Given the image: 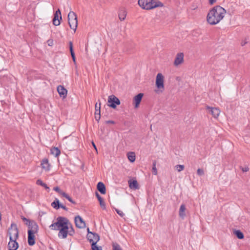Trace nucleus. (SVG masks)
I'll return each mask as SVG.
<instances>
[{"label":"nucleus","instance_id":"obj_15","mask_svg":"<svg viewBox=\"0 0 250 250\" xmlns=\"http://www.w3.org/2000/svg\"><path fill=\"white\" fill-rule=\"evenodd\" d=\"M97 189L102 194H105L106 193L105 186L102 182L98 183L97 185Z\"/></svg>","mask_w":250,"mask_h":250},{"label":"nucleus","instance_id":"obj_40","mask_svg":"<svg viewBox=\"0 0 250 250\" xmlns=\"http://www.w3.org/2000/svg\"><path fill=\"white\" fill-rule=\"evenodd\" d=\"M63 197L66 198L67 199H68L70 202L72 203H75L74 201L72 200L71 198L70 197V196L66 193V195L63 196Z\"/></svg>","mask_w":250,"mask_h":250},{"label":"nucleus","instance_id":"obj_17","mask_svg":"<svg viewBox=\"0 0 250 250\" xmlns=\"http://www.w3.org/2000/svg\"><path fill=\"white\" fill-rule=\"evenodd\" d=\"M57 91L61 97L65 98L67 95V90L62 85L57 87Z\"/></svg>","mask_w":250,"mask_h":250},{"label":"nucleus","instance_id":"obj_37","mask_svg":"<svg viewBox=\"0 0 250 250\" xmlns=\"http://www.w3.org/2000/svg\"><path fill=\"white\" fill-rule=\"evenodd\" d=\"M115 211L121 217H123L125 216V214L122 211L117 208H115Z\"/></svg>","mask_w":250,"mask_h":250},{"label":"nucleus","instance_id":"obj_44","mask_svg":"<svg viewBox=\"0 0 250 250\" xmlns=\"http://www.w3.org/2000/svg\"><path fill=\"white\" fill-rule=\"evenodd\" d=\"M71 57L72 58L73 62H75V63H76V57H75V56L74 52L71 53Z\"/></svg>","mask_w":250,"mask_h":250},{"label":"nucleus","instance_id":"obj_19","mask_svg":"<svg viewBox=\"0 0 250 250\" xmlns=\"http://www.w3.org/2000/svg\"><path fill=\"white\" fill-rule=\"evenodd\" d=\"M95 195L99 202L100 205L101 207L103 209H105L106 206H105V204L104 202V199L100 195V194L97 192H95Z\"/></svg>","mask_w":250,"mask_h":250},{"label":"nucleus","instance_id":"obj_30","mask_svg":"<svg viewBox=\"0 0 250 250\" xmlns=\"http://www.w3.org/2000/svg\"><path fill=\"white\" fill-rule=\"evenodd\" d=\"M91 250H102V247L97 245V243H93L91 244Z\"/></svg>","mask_w":250,"mask_h":250},{"label":"nucleus","instance_id":"obj_46","mask_svg":"<svg viewBox=\"0 0 250 250\" xmlns=\"http://www.w3.org/2000/svg\"><path fill=\"white\" fill-rule=\"evenodd\" d=\"M81 169L83 171H85L87 168L85 167L84 166V164H82V166H81Z\"/></svg>","mask_w":250,"mask_h":250},{"label":"nucleus","instance_id":"obj_35","mask_svg":"<svg viewBox=\"0 0 250 250\" xmlns=\"http://www.w3.org/2000/svg\"><path fill=\"white\" fill-rule=\"evenodd\" d=\"M197 173L199 176H203L204 175V170L202 168H198L197 171Z\"/></svg>","mask_w":250,"mask_h":250},{"label":"nucleus","instance_id":"obj_45","mask_svg":"<svg viewBox=\"0 0 250 250\" xmlns=\"http://www.w3.org/2000/svg\"><path fill=\"white\" fill-rule=\"evenodd\" d=\"M70 235H72L74 233V230L71 227V229L70 230H68V233Z\"/></svg>","mask_w":250,"mask_h":250},{"label":"nucleus","instance_id":"obj_39","mask_svg":"<svg viewBox=\"0 0 250 250\" xmlns=\"http://www.w3.org/2000/svg\"><path fill=\"white\" fill-rule=\"evenodd\" d=\"M240 167V169L242 170V171L244 172H247L249 170V168L248 167H243L241 166Z\"/></svg>","mask_w":250,"mask_h":250},{"label":"nucleus","instance_id":"obj_7","mask_svg":"<svg viewBox=\"0 0 250 250\" xmlns=\"http://www.w3.org/2000/svg\"><path fill=\"white\" fill-rule=\"evenodd\" d=\"M164 76L161 73L157 75L156 79V86L158 89L164 88Z\"/></svg>","mask_w":250,"mask_h":250},{"label":"nucleus","instance_id":"obj_31","mask_svg":"<svg viewBox=\"0 0 250 250\" xmlns=\"http://www.w3.org/2000/svg\"><path fill=\"white\" fill-rule=\"evenodd\" d=\"M36 183L38 185H40L43 187H44L45 189H49V187L45 184L44 183H43L41 180L38 179Z\"/></svg>","mask_w":250,"mask_h":250},{"label":"nucleus","instance_id":"obj_25","mask_svg":"<svg viewBox=\"0 0 250 250\" xmlns=\"http://www.w3.org/2000/svg\"><path fill=\"white\" fill-rule=\"evenodd\" d=\"M234 234L238 239H242L244 237V234L240 230H235L234 231Z\"/></svg>","mask_w":250,"mask_h":250},{"label":"nucleus","instance_id":"obj_2","mask_svg":"<svg viewBox=\"0 0 250 250\" xmlns=\"http://www.w3.org/2000/svg\"><path fill=\"white\" fill-rule=\"evenodd\" d=\"M138 4L143 9L147 10L164 6L159 0H138Z\"/></svg>","mask_w":250,"mask_h":250},{"label":"nucleus","instance_id":"obj_23","mask_svg":"<svg viewBox=\"0 0 250 250\" xmlns=\"http://www.w3.org/2000/svg\"><path fill=\"white\" fill-rule=\"evenodd\" d=\"M50 153L56 157L59 156L61 153L60 150L58 147H53L50 149Z\"/></svg>","mask_w":250,"mask_h":250},{"label":"nucleus","instance_id":"obj_48","mask_svg":"<svg viewBox=\"0 0 250 250\" xmlns=\"http://www.w3.org/2000/svg\"><path fill=\"white\" fill-rule=\"evenodd\" d=\"M217 0H209V4L211 5H213L214 3L216 2Z\"/></svg>","mask_w":250,"mask_h":250},{"label":"nucleus","instance_id":"obj_50","mask_svg":"<svg viewBox=\"0 0 250 250\" xmlns=\"http://www.w3.org/2000/svg\"><path fill=\"white\" fill-rule=\"evenodd\" d=\"M92 144L94 149L96 150V151H97V147L93 142H92Z\"/></svg>","mask_w":250,"mask_h":250},{"label":"nucleus","instance_id":"obj_22","mask_svg":"<svg viewBox=\"0 0 250 250\" xmlns=\"http://www.w3.org/2000/svg\"><path fill=\"white\" fill-rule=\"evenodd\" d=\"M42 168L46 171H48L50 169V165L48 163V160L44 159L42 161L41 163Z\"/></svg>","mask_w":250,"mask_h":250},{"label":"nucleus","instance_id":"obj_6","mask_svg":"<svg viewBox=\"0 0 250 250\" xmlns=\"http://www.w3.org/2000/svg\"><path fill=\"white\" fill-rule=\"evenodd\" d=\"M107 102L108 103V106L113 109H115L117 105L121 104V102L119 98L114 95H111L108 97Z\"/></svg>","mask_w":250,"mask_h":250},{"label":"nucleus","instance_id":"obj_34","mask_svg":"<svg viewBox=\"0 0 250 250\" xmlns=\"http://www.w3.org/2000/svg\"><path fill=\"white\" fill-rule=\"evenodd\" d=\"M175 167L178 171L180 172L184 169L185 166L183 165H177Z\"/></svg>","mask_w":250,"mask_h":250},{"label":"nucleus","instance_id":"obj_10","mask_svg":"<svg viewBox=\"0 0 250 250\" xmlns=\"http://www.w3.org/2000/svg\"><path fill=\"white\" fill-rule=\"evenodd\" d=\"M206 109L208 110V113L211 114L214 118H217L220 112V110L216 107H212L209 106H207Z\"/></svg>","mask_w":250,"mask_h":250},{"label":"nucleus","instance_id":"obj_27","mask_svg":"<svg viewBox=\"0 0 250 250\" xmlns=\"http://www.w3.org/2000/svg\"><path fill=\"white\" fill-rule=\"evenodd\" d=\"M126 15V13L124 10L121 11L119 13V18L120 20L122 21L125 19Z\"/></svg>","mask_w":250,"mask_h":250},{"label":"nucleus","instance_id":"obj_41","mask_svg":"<svg viewBox=\"0 0 250 250\" xmlns=\"http://www.w3.org/2000/svg\"><path fill=\"white\" fill-rule=\"evenodd\" d=\"M69 49L70 51V53L74 52L73 50V43L71 42H69Z\"/></svg>","mask_w":250,"mask_h":250},{"label":"nucleus","instance_id":"obj_43","mask_svg":"<svg viewBox=\"0 0 250 250\" xmlns=\"http://www.w3.org/2000/svg\"><path fill=\"white\" fill-rule=\"evenodd\" d=\"M75 225L77 227H78V215H77L75 217Z\"/></svg>","mask_w":250,"mask_h":250},{"label":"nucleus","instance_id":"obj_52","mask_svg":"<svg viewBox=\"0 0 250 250\" xmlns=\"http://www.w3.org/2000/svg\"><path fill=\"white\" fill-rule=\"evenodd\" d=\"M247 42H242L241 43V45L242 46H244V45H245V44Z\"/></svg>","mask_w":250,"mask_h":250},{"label":"nucleus","instance_id":"obj_14","mask_svg":"<svg viewBox=\"0 0 250 250\" xmlns=\"http://www.w3.org/2000/svg\"><path fill=\"white\" fill-rule=\"evenodd\" d=\"M184 58V54L183 53H179L176 55V58L174 60V65L177 66L181 63H182L183 62Z\"/></svg>","mask_w":250,"mask_h":250},{"label":"nucleus","instance_id":"obj_29","mask_svg":"<svg viewBox=\"0 0 250 250\" xmlns=\"http://www.w3.org/2000/svg\"><path fill=\"white\" fill-rule=\"evenodd\" d=\"M79 223H80L79 224V229L85 228L86 227L85 222L80 216H79Z\"/></svg>","mask_w":250,"mask_h":250},{"label":"nucleus","instance_id":"obj_21","mask_svg":"<svg viewBox=\"0 0 250 250\" xmlns=\"http://www.w3.org/2000/svg\"><path fill=\"white\" fill-rule=\"evenodd\" d=\"M186 210V206L185 204H182L180 207L179 215L180 218L184 219L186 214L185 211Z\"/></svg>","mask_w":250,"mask_h":250},{"label":"nucleus","instance_id":"obj_38","mask_svg":"<svg viewBox=\"0 0 250 250\" xmlns=\"http://www.w3.org/2000/svg\"><path fill=\"white\" fill-rule=\"evenodd\" d=\"M101 112H98V113H96V114H95V118L96 119V120L97 121H98V122H99V120H100V118H101V114H100Z\"/></svg>","mask_w":250,"mask_h":250},{"label":"nucleus","instance_id":"obj_5","mask_svg":"<svg viewBox=\"0 0 250 250\" xmlns=\"http://www.w3.org/2000/svg\"><path fill=\"white\" fill-rule=\"evenodd\" d=\"M10 240H17L19 236V231L16 224L12 223L8 229Z\"/></svg>","mask_w":250,"mask_h":250},{"label":"nucleus","instance_id":"obj_13","mask_svg":"<svg viewBox=\"0 0 250 250\" xmlns=\"http://www.w3.org/2000/svg\"><path fill=\"white\" fill-rule=\"evenodd\" d=\"M144 96V94L142 93H140L136 95L133 98V104H134L135 108H137L139 107L140 104L142 101V98Z\"/></svg>","mask_w":250,"mask_h":250},{"label":"nucleus","instance_id":"obj_33","mask_svg":"<svg viewBox=\"0 0 250 250\" xmlns=\"http://www.w3.org/2000/svg\"><path fill=\"white\" fill-rule=\"evenodd\" d=\"M156 162L154 161L152 163V173L154 175H156L157 174V171L156 167Z\"/></svg>","mask_w":250,"mask_h":250},{"label":"nucleus","instance_id":"obj_24","mask_svg":"<svg viewBox=\"0 0 250 250\" xmlns=\"http://www.w3.org/2000/svg\"><path fill=\"white\" fill-rule=\"evenodd\" d=\"M127 158L130 162H134L135 161V154L134 152H129L127 153Z\"/></svg>","mask_w":250,"mask_h":250},{"label":"nucleus","instance_id":"obj_1","mask_svg":"<svg viewBox=\"0 0 250 250\" xmlns=\"http://www.w3.org/2000/svg\"><path fill=\"white\" fill-rule=\"evenodd\" d=\"M226 10L219 5H216L209 10L207 16V22L210 25H216L222 20L225 16Z\"/></svg>","mask_w":250,"mask_h":250},{"label":"nucleus","instance_id":"obj_3","mask_svg":"<svg viewBox=\"0 0 250 250\" xmlns=\"http://www.w3.org/2000/svg\"><path fill=\"white\" fill-rule=\"evenodd\" d=\"M69 223L68 220L63 217H58L57 219V222L52 224L49 228L52 230H60L65 225Z\"/></svg>","mask_w":250,"mask_h":250},{"label":"nucleus","instance_id":"obj_47","mask_svg":"<svg viewBox=\"0 0 250 250\" xmlns=\"http://www.w3.org/2000/svg\"><path fill=\"white\" fill-rule=\"evenodd\" d=\"M105 123L107 124H114L115 123L114 121H112V120H108V121H105Z\"/></svg>","mask_w":250,"mask_h":250},{"label":"nucleus","instance_id":"obj_53","mask_svg":"<svg viewBox=\"0 0 250 250\" xmlns=\"http://www.w3.org/2000/svg\"><path fill=\"white\" fill-rule=\"evenodd\" d=\"M96 113H98V111H96V110H95V114H96Z\"/></svg>","mask_w":250,"mask_h":250},{"label":"nucleus","instance_id":"obj_49","mask_svg":"<svg viewBox=\"0 0 250 250\" xmlns=\"http://www.w3.org/2000/svg\"><path fill=\"white\" fill-rule=\"evenodd\" d=\"M61 208L65 210H67V208L64 205L60 204L59 208Z\"/></svg>","mask_w":250,"mask_h":250},{"label":"nucleus","instance_id":"obj_8","mask_svg":"<svg viewBox=\"0 0 250 250\" xmlns=\"http://www.w3.org/2000/svg\"><path fill=\"white\" fill-rule=\"evenodd\" d=\"M69 225H70L69 223H67V225H65L64 226L60 229L58 233V236L59 237H62L64 239L67 237L68 233Z\"/></svg>","mask_w":250,"mask_h":250},{"label":"nucleus","instance_id":"obj_32","mask_svg":"<svg viewBox=\"0 0 250 250\" xmlns=\"http://www.w3.org/2000/svg\"><path fill=\"white\" fill-rule=\"evenodd\" d=\"M53 189L62 196L66 195V193L61 190L58 187H54Z\"/></svg>","mask_w":250,"mask_h":250},{"label":"nucleus","instance_id":"obj_28","mask_svg":"<svg viewBox=\"0 0 250 250\" xmlns=\"http://www.w3.org/2000/svg\"><path fill=\"white\" fill-rule=\"evenodd\" d=\"M112 247V250H123L120 245L116 242H113Z\"/></svg>","mask_w":250,"mask_h":250},{"label":"nucleus","instance_id":"obj_26","mask_svg":"<svg viewBox=\"0 0 250 250\" xmlns=\"http://www.w3.org/2000/svg\"><path fill=\"white\" fill-rule=\"evenodd\" d=\"M60 204L59 200L57 198H55L54 202L51 203V206L54 208L58 209L59 208Z\"/></svg>","mask_w":250,"mask_h":250},{"label":"nucleus","instance_id":"obj_11","mask_svg":"<svg viewBox=\"0 0 250 250\" xmlns=\"http://www.w3.org/2000/svg\"><path fill=\"white\" fill-rule=\"evenodd\" d=\"M27 225L29 229L28 233H30V231L32 233H36L37 232L38 226L35 221H31L30 222H29Z\"/></svg>","mask_w":250,"mask_h":250},{"label":"nucleus","instance_id":"obj_9","mask_svg":"<svg viewBox=\"0 0 250 250\" xmlns=\"http://www.w3.org/2000/svg\"><path fill=\"white\" fill-rule=\"evenodd\" d=\"M87 238L91 244L93 243H97L100 240V236L95 232H89Z\"/></svg>","mask_w":250,"mask_h":250},{"label":"nucleus","instance_id":"obj_20","mask_svg":"<svg viewBox=\"0 0 250 250\" xmlns=\"http://www.w3.org/2000/svg\"><path fill=\"white\" fill-rule=\"evenodd\" d=\"M34 234L30 231L28 233V243L29 246H33L35 243Z\"/></svg>","mask_w":250,"mask_h":250},{"label":"nucleus","instance_id":"obj_12","mask_svg":"<svg viewBox=\"0 0 250 250\" xmlns=\"http://www.w3.org/2000/svg\"><path fill=\"white\" fill-rule=\"evenodd\" d=\"M59 18L61 20L62 16L60 10L58 9L54 14V18L53 19V23L54 25L57 26L60 25V21Z\"/></svg>","mask_w":250,"mask_h":250},{"label":"nucleus","instance_id":"obj_18","mask_svg":"<svg viewBox=\"0 0 250 250\" xmlns=\"http://www.w3.org/2000/svg\"><path fill=\"white\" fill-rule=\"evenodd\" d=\"M128 183L129 187L132 189H137L139 188V185L136 180H129Z\"/></svg>","mask_w":250,"mask_h":250},{"label":"nucleus","instance_id":"obj_51","mask_svg":"<svg viewBox=\"0 0 250 250\" xmlns=\"http://www.w3.org/2000/svg\"><path fill=\"white\" fill-rule=\"evenodd\" d=\"M87 236H88V235H89V232H92L90 231L89 228H87Z\"/></svg>","mask_w":250,"mask_h":250},{"label":"nucleus","instance_id":"obj_36","mask_svg":"<svg viewBox=\"0 0 250 250\" xmlns=\"http://www.w3.org/2000/svg\"><path fill=\"white\" fill-rule=\"evenodd\" d=\"M98 101L99 102V105H98V103H97L95 104V110H96V111H98V112H101V111H100V109H101V103H100L99 100Z\"/></svg>","mask_w":250,"mask_h":250},{"label":"nucleus","instance_id":"obj_16","mask_svg":"<svg viewBox=\"0 0 250 250\" xmlns=\"http://www.w3.org/2000/svg\"><path fill=\"white\" fill-rule=\"evenodd\" d=\"M17 240H10L8 243L9 250H16L19 247L18 243L16 241Z\"/></svg>","mask_w":250,"mask_h":250},{"label":"nucleus","instance_id":"obj_4","mask_svg":"<svg viewBox=\"0 0 250 250\" xmlns=\"http://www.w3.org/2000/svg\"><path fill=\"white\" fill-rule=\"evenodd\" d=\"M68 21L70 28L75 32L78 24L76 14L70 11L68 15Z\"/></svg>","mask_w":250,"mask_h":250},{"label":"nucleus","instance_id":"obj_42","mask_svg":"<svg viewBox=\"0 0 250 250\" xmlns=\"http://www.w3.org/2000/svg\"><path fill=\"white\" fill-rule=\"evenodd\" d=\"M22 220L25 222L26 225H27L29 222H30L31 221L29 220V219L25 218L24 217H22Z\"/></svg>","mask_w":250,"mask_h":250}]
</instances>
